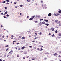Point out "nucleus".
<instances>
[{"instance_id": "1", "label": "nucleus", "mask_w": 61, "mask_h": 61, "mask_svg": "<svg viewBox=\"0 0 61 61\" xmlns=\"http://www.w3.org/2000/svg\"><path fill=\"white\" fill-rule=\"evenodd\" d=\"M54 30V28H51V30L52 31H53Z\"/></svg>"}, {"instance_id": "2", "label": "nucleus", "mask_w": 61, "mask_h": 61, "mask_svg": "<svg viewBox=\"0 0 61 61\" xmlns=\"http://www.w3.org/2000/svg\"><path fill=\"white\" fill-rule=\"evenodd\" d=\"M51 15H52V14L51 13H50L48 14V16H51Z\"/></svg>"}, {"instance_id": "3", "label": "nucleus", "mask_w": 61, "mask_h": 61, "mask_svg": "<svg viewBox=\"0 0 61 61\" xmlns=\"http://www.w3.org/2000/svg\"><path fill=\"white\" fill-rule=\"evenodd\" d=\"M42 6L43 7V6H46V4H44V5L43 4H42Z\"/></svg>"}, {"instance_id": "4", "label": "nucleus", "mask_w": 61, "mask_h": 61, "mask_svg": "<svg viewBox=\"0 0 61 61\" xmlns=\"http://www.w3.org/2000/svg\"><path fill=\"white\" fill-rule=\"evenodd\" d=\"M44 21H45V22H48V20H44Z\"/></svg>"}, {"instance_id": "5", "label": "nucleus", "mask_w": 61, "mask_h": 61, "mask_svg": "<svg viewBox=\"0 0 61 61\" xmlns=\"http://www.w3.org/2000/svg\"><path fill=\"white\" fill-rule=\"evenodd\" d=\"M45 25H46V26H48V25H49V24L48 23H47V24L46 23L45 24Z\"/></svg>"}, {"instance_id": "6", "label": "nucleus", "mask_w": 61, "mask_h": 61, "mask_svg": "<svg viewBox=\"0 0 61 61\" xmlns=\"http://www.w3.org/2000/svg\"><path fill=\"white\" fill-rule=\"evenodd\" d=\"M33 19V18H31L29 19V20L31 21V20H32Z\"/></svg>"}, {"instance_id": "7", "label": "nucleus", "mask_w": 61, "mask_h": 61, "mask_svg": "<svg viewBox=\"0 0 61 61\" xmlns=\"http://www.w3.org/2000/svg\"><path fill=\"white\" fill-rule=\"evenodd\" d=\"M42 23L43 25H44L45 24V21H43L42 22Z\"/></svg>"}, {"instance_id": "8", "label": "nucleus", "mask_w": 61, "mask_h": 61, "mask_svg": "<svg viewBox=\"0 0 61 61\" xmlns=\"http://www.w3.org/2000/svg\"><path fill=\"white\" fill-rule=\"evenodd\" d=\"M56 55H57V53H55L53 54V55L54 56H56Z\"/></svg>"}, {"instance_id": "9", "label": "nucleus", "mask_w": 61, "mask_h": 61, "mask_svg": "<svg viewBox=\"0 0 61 61\" xmlns=\"http://www.w3.org/2000/svg\"><path fill=\"white\" fill-rule=\"evenodd\" d=\"M7 11H6V12H5V15H6V14H7Z\"/></svg>"}, {"instance_id": "10", "label": "nucleus", "mask_w": 61, "mask_h": 61, "mask_svg": "<svg viewBox=\"0 0 61 61\" xmlns=\"http://www.w3.org/2000/svg\"><path fill=\"white\" fill-rule=\"evenodd\" d=\"M24 48H25V47H24H24H22L21 48V49L22 50L23 49H24Z\"/></svg>"}, {"instance_id": "11", "label": "nucleus", "mask_w": 61, "mask_h": 61, "mask_svg": "<svg viewBox=\"0 0 61 61\" xmlns=\"http://www.w3.org/2000/svg\"><path fill=\"white\" fill-rule=\"evenodd\" d=\"M59 13H61V10H60L58 11Z\"/></svg>"}, {"instance_id": "12", "label": "nucleus", "mask_w": 61, "mask_h": 61, "mask_svg": "<svg viewBox=\"0 0 61 61\" xmlns=\"http://www.w3.org/2000/svg\"><path fill=\"white\" fill-rule=\"evenodd\" d=\"M59 36H61V33H60L59 34Z\"/></svg>"}, {"instance_id": "13", "label": "nucleus", "mask_w": 61, "mask_h": 61, "mask_svg": "<svg viewBox=\"0 0 61 61\" xmlns=\"http://www.w3.org/2000/svg\"><path fill=\"white\" fill-rule=\"evenodd\" d=\"M17 57H19V56L18 55H17Z\"/></svg>"}, {"instance_id": "14", "label": "nucleus", "mask_w": 61, "mask_h": 61, "mask_svg": "<svg viewBox=\"0 0 61 61\" xmlns=\"http://www.w3.org/2000/svg\"><path fill=\"white\" fill-rule=\"evenodd\" d=\"M35 15H34L32 17V18H35Z\"/></svg>"}, {"instance_id": "15", "label": "nucleus", "mask_w": 61, "mask_h": 61, "mask_svg": "<svg viewBox=\"0 0 61 61\" xmlns=\"http://www.w3.org/2000/svg\"><path fill=\"white\" fill-rule=\"evenodd\" d=\"M27 1L28 2H30V0H27Z\"/></svg>"}, {"instance_id": "16", "label": "nucleus", "mask_w": 61, "mask_h": 61, "mask_svg": "<svg viewBox=\"0 0 61 61\" xmlns=\"http://www.w3.org/2000/svg\"><path fill=\"white\" fill-rule=\"evenodd\" d=\"M35 23H38V22L37 21H35Z\"/></svg>"}, {"instance_id": "17", "label": "nucleus", "mask_w": 61, "mask_h": 61, "mask_svg": "<svg viewBox=\"0 0 61 61\" xmlns=\"http://www.w3.org/2000/svg\"><path fill=\"white\" fill-rule=\"evenodd\" d=\"M51 36H52V37H53V36H55V35L54 34H53L51 35Z\"/></svg>"}, {"instance_id": "18", "label": "nucleus", "mask_w": 61, "mask_h": 61, "mask_svg": "<svg viewBox=\"0 0 61 61\" xmlns=\"http://www.w3.org/2000/svg\"><path fill=\"white\" fill-rule=\"evenodd\" d=\"M22 38H23V39H24L25 38V37H22Z\"/></svg>"}, {"instance_id": "19", "label": "nucleus", "mask_w": 61, "mask_h": 61, "mask_svg": "<svg viewBox=\"0 0 61 61\" xmlns=\"http://www.w3.org/2000/svg\"><path fill=\"white\" fill-rule=\"evenodd\" d=\"M32 60H35V58H32Z\"/></svg>"}, {"instance_id": "20", "label": "nucleus", "mask_w": 61, "mask_h": 61, "mask_svg": "<svg viewBox=\"0 0 61 61\" xmlns=\"http://www.w3.org/2000/svg\"><path fill=\"white\" fill-rule=\"evenodd\" d=\"M3 17L4 18H6V17L4 15L3 16Z\"/></svg>"}, {"instance_id": "21", "label": "nucleus", "mask_w": 61, "mask_h": 61, "mask_svg": "<svg viewBox=\"0 0 61 61\" xmlns=\"http://www.w3.org/2000/svg\"><path fill=\"white\" fill-rule=\"evenodd\" d=\"M20 7H22L23 6V5H20Z\"/></svg>"}, {"instance_id": "22", "label": "nucleus", "mask_w": 61, "mask_h": 61, "mask_svg": "<svg viewBox=\"0 0 61 61\" xmlns=\"http://www.w3.org/2000/svg\"><path fill=\"white\" fill-rule=\"evenodd\" d=\"M39 25H42V23H39Z\"/></svg>"}, {"instance_id": "23", "label": "nucleus", "mask_w": 61, "mask_h": 61, "mask_svg": "<svg viewBox=\"0 0 61 61\" xmlns=\"http://www.w3.org/2000/svg\"><path fill=\"white\" fill-rule=\"evenodd\" d=\"M44 60H46V59H47V58H44Z\"/></svg>"}, {"instance_id": "24", "label": "nucleus", "mask_w": 61, "mask_h": 61, "mask_svg": "<svg viewBox=\"0 0 61 61\" xmlns=\"http://www.w3.org/2000/svg\"><path fill=\"white\" fill-rule=\"evenodd\" d=\"M55 33H57V30H56L55 31Z\"/></svg>"}, {"instance_id": "25", "label": "nucleus", "mask_w": 61, "mask_h": 61, "mask_svg": "<svg viewBox=\"0 0 61 61\" xmlns=\"http://www.w3.org/2000/svg\"><path fill=\"white\" fill-rule=\"evenodd\" d=\"M36 17H39V16H38L37 15H36Z\"/></svg>"}, {"instance_id": "26", "label": "nucleus", "mask_w": 61, "mask_h": 61, "mask_svg": "<svg viewBox=\"0 0 61 61\" xmlns=\"http://www.w3.org/2000/svg\"><path fill=\"white\" fill-rule=\"evenodd\" d=\"M6 1H7V2H9V0H6Z\"/></svg>"}, {"instance_id": "27", "label": "nucleus", "mask_w": 61, "mask_h": 61, "mask_svg": "<svg viewBox=\"0 0 61 61\" xmlns=\"http://www.w3.org/2000/svg\"><path fill=\"white\" fill-rule=\"evenodd\" d=\"M55 15L56 16H57V15H56V14H54V15Z\"/></svg>"}, {"instance_id": "28", "label": "nucleus", "mask_w": 61, "mask_h": 61, "mask_svg": "<svg viewBox=\"0 0 61 61\" xmlns=\"http://www.w3.org/2000/svg\"><path fill=\"white\" fill-rule=\"evenodd\" d=\"M5 2H5V1H4L3 2V4H4V3H5Z\"/></svg>"}, {"instance_id": "29", "label": "nucleus", "mask_w": 61, "mask_h": 61, "mask_svg": "<svg viewBox=\"0 0 61 61\" xmlns=\"http://www.w3.org/2000/svg\"><path fill=\"white\" fill-rule=\"evenodd\" d=\"M6 16H7L8 17V16H9V15H8V14H7L6 15Z\"/></svg>"}, {"instance_id": "30", "label": "nucleus", "mask_w": 61, "mask_h": 61, "mask_svg": "<svg viewBox=\"0 0 61 61\" xmlns=\"http://www.w3.org/2000/svg\"><path fill=\"white\" fill-rule=\"evenodd\" d=\"M40 21H42L43 20V19H41L40 20Z\"/></svg>"}, {"instance_id": "31", "label": "nucleus", "mask_w": 61, "mask_h": 61, "mask_svg": "<svg viewBox=\"0 0 61 61\" xmlns=\"http://www.w3.org/2000/svg\"><path fill=\"white\" fill-rule=\"evenodd\" d=\"M25 59V57L23 58V59Z\"/></svg>"}, {"instance_id": "32", "label": "nucleus", "mask_w": 61, "mask_h": 61, "mask_svg": "<svg viewBox=\"0 0 61 61\" xmlns=\"http://www.w3.org/2000/svg\"><path fill=\"white\" fill-rule=\"evenodd\" d=\"M20 52L21 53H23V51H20Z\"/></svg>"}, {"instance_id": "33", "label": "nucleus", "mask_w": 61, "mask_h": 61, "mask_svg": "<svg viewBox=\"0 0 61 61\" xmlns=\"http://www.w3.org/2000/svg\"><path fill=\"white\" fill-rule=\"evenodd\" d=\"M37 38H38V37H36L35 38V39H37Z\"/></svg>"}, {"instance_id": "34", "label": "nucleus", "mask_w": 61, "mask_h": 61, "mask_svg": "<svg viewBox=\"0 0 61 61\" xmlns=\"http://www.w3.org/2000/svg\"><path fill=\"white\" fill-rule=\"evenodd\" d=\"M19 44V42H18L17 43H16V44H17V45H18V44Z\"/></svg>"}, {"instance_id": "35", "label": "nucleus", "mask_w": 61, "mask_h": 61, "mask_svg": "<svg viewBox=\"0 0 61 61\" xmlns=\"http://www.w3.org/2000/svg\"><path fill=\"white\" fill-rule=\"evenodd\" d=\"M17 3V2H15L14 3V4H16Z\"/></svg>"}, {"instance_id": "36", "label": "nucleus", "mask_w": 61, "mask_h": 61, "mask_svg": "<svg viewBox=\"0 0 61 61\" xmlns=\"http://www.w3.org/2000/svg\"><path fill=\"white\" fill-rule=\"evenodd\" d=\"M15 42H16V41H13V43H15Z\"/></svg>"}, {"instance_id": "37", "label": "nucleus", "mask_w": 61, "mask_h": 61, "mask_svg": "<svg viewBox=\"0 0 61 61\" xmlns=\"http://www.w3.org/2000/svg\"><path fill=\"white\" fill-rule=\"evenodd\" d=\"M41 50H43V49L41 48V50H40V51H41Z\"/></svg>"}, {"instance_id": "38", "label": "nucleus", "mask_w": 61, "mask_h": 61, "mask_svg": "<svg viewBox=\"0 0 61 61\" xmlns=\"http://www.w3.org/2000/svg\"><path fill=\"white\" fill-rule=\"evenodd\" d=\"M5 9H7V7H5Z\"/></svg>"}, {"instance_id": "39", "label": "nucleus", "mask_w": 61, "mask_h": 61, "mask_svg": "<svg viewBox=\"0 0 61 61\" xmlns=\"http://www.w3.org/2000/svg\"><path fill=\"white\" fill-rule=\"evenodd\" d=\"M6 5H8L9 4V3L7 2L6 3Z\"/></svg>"}, {"instance_id": "40", "label": "nucleus", "mask_w": 61, "mask_h": 61, "mask_svg": "<svg viewBox=\"0 0 61 61\" xmlns=\"http://www.w3.org/2000/svg\"><path fill=\"white\" fill-rule=\"evenodd\" d=\"M4 57H6V54H5L4 55Z\"/></svg>"}, {"instance_id": "41", "label": "nucleus", "mask_w": 61, "mask_h": 61, "mask_svg": "<svg viewBox=\"0 0 61 61\" xmlns=\"http://www.w3.org/2000/svg\"><path fill=\"white\" fill-rule=\"evenodd\" d=\"M51 35V33H49V36H50V35Z\"/></svg>"}, {"instance_id": "42", "label": "nucleus", "mask_w": 61, "mask_h": 61, "mask_svg": "<svg viewBox=\"0 0 61 61\" xmlns=\"http://www.w3.org/2000/svg\"><path fill=\"white\" fill-rule=\"evenodd\" d=\"M60 14H59V13H57V15H60Z\"/></svg>"}, {"instance_id": "43", "label": "nucleus", "mask_w": 61, "mask_h": 61, "mask_svg": "<svg viewBox=\"0 0 61 61\" xmlns=\"http://www.w3.org/2000/svg\"><path fill=\"white\" fill-rule=\"evenodd\" d=\"M42 34V32H40V35H41Z\"/></svg>"}, {"instance_id": "44", "label": "nucleus", "mask_w": 61, "mask_h": 61, "mask_svg": "<svg viewBox=\"0 0 61 61\" xmlns=\"http://www.w3.org/2000/svg\"><path fill=\"white\" fill-rule=\"evenodd\" d=\"M19 38H21V36H19Z\"/></svg>"}, {"instance_id": "45", "label": "nucleus", "mask_w": 61, "mask_h": 61, "mask_svg": "<svg viewBox=\"0 0 61 61\" xmlns=\"http://www.w3.org/2000/svg\"><path fill=\"white\" fill-rule=\"evenodd\" d=\"M57 21H58V20H55V22H56V23H57Z\"/></svg>"}, {"instance_id": "46", "label": "nucleus", "mask_w": 61, "mask_h": 61, "mask_svg": "<svg viewBox=\"0 0 61 61\" xmlns=\"http://www.w3.org/2000/svg\"><path fill=\"white\" fill-rule=\"evenodd\" d=\"M27 18H29V16H27Z\"/></svg>"}, {"instance_id": "47", "label": "nucleus", "mask_w": 61, "mask_h": 61, "mask_svg": "<svg viewBox=\"0 0 61 61\" xmlns=\"http://www.w3.org/2000/svg\"><path fill=\"white\" fill-rule=\"evenodd\" d=\"M35 35H37V33H35Z\"/></svg>"}, {"instance_id": "48", "label": "nucleus", "mask_w": 61, "mask_h": 61, "mask_svg": "<svg viewBox=\"0 0 61 61\" xmlns=\"http://www.w3.org/2000/svg\"><path fill=\"white\" fill-rule=\"evenodd\" d=\"M58 56L59 57H61V56L60 55H59Z\"/></svg>"}, {"instance_id": "49", "label": "nucleus", "mask_w": 61, "mask_h": 61, "mask_svg": "<svg viewBox=\"0 0 61 61\" xmlns=\"http://www.w3.org/2000/svg\"><path fill=\"white\" fill-rule=\"evenodd\" d=\"M39 44H40V45H41V42H39Z\"/></svg>"}, {"instance_id": "50", "label": "nucleus", "mask_w": 61, "mask_h": 61, "mask_svg": "<svg viewBox=\"0 0 61 61\" xmlns=\"http://www.w3.org/2000/svg\"><path fill=\"white\" fill-rule=\"evenodd\" d=\"M29 47H30V48H31V47H32V46H29Z\"/></svg>"}, {"instance_id": "51", "label": "nucleus", "mask_w": 61, "mask_h": 61, "mask_svg": "<svg viewBox=\"0 0 61 61\" xmlns=\"http://www.w3.org/2000/svg\"><path fill=\"white\" fill-rule=\"evenodd\" d=\"M1 15H3V13H1Z\"/></svg>"}, {"instance_id": "52", "label": "nucleus", "mask_w": 61, "mask_h": 61, "mask_svg": "<svg viewBox=\"0 0 61 61\" xmlns=\"http://www.w3.org/2000/svg\"><path fill=\"white\" fill-rule=\"evenodd\" d=\"M11 37H14V36H13V35H12Z\"/></svg>"}, {"instance_id": "53", "label": "nucleus", "mask_w": 61, "mask_h": 61, "mask_svg": "<svg viewBox=\"0 0 61 61\" xmlns=\"http://www.w3.org/2000/svg\"><path fill=\"white\" fill-rule=\"evenodd\" d=\"M40 50V49H39V48H38L37 49V50Z\"/></svg>"}, {"instance_id": "54", "label": "nucleus", "mask_w": 61, "mask_h": 61, "mask_svg": "<svg viewBox=\"0 0 61 61\" xmlns=\"http://www.w3.org/2000/svg\"><path fill=\"white\" fill-rule=\"evenodd\" d=\"M1 28L3 27V25H1Z\"/></svg>"}, {"instance_id": "55", "label": "nucleus", "mask_w": 61, "mask_h": 61, "mask_svg": "<svg viewBox=\"0 0 61 61\" xmlns=\"http://www.w3.org/2000/svg\"><path fill=\"white\" fill-rule=\"evenodd\" d=\"M15 8H17V7L16 6H15Z\"/></svg>"}, {"instance_id": "56", "label": "nucleus", "mask_w": 61, "mask_h": 61, "mask_svg": "<svg viewBox=\"0 0 61 61\" xmlns=\"http://www.w3.org/2000/svg\"><path fill=\"white\" fill-rule=\"evenodd\" d=\"M41 3H43V1H41Z\"/></svg>"}, {"instance_id": "57", "label": "nucleus", "mask_w": 61, "mask_h": 61, "mask_svg": "<svg viewBox=\"0 0 61 61\" xmlns=\"http://www.w3.org/2000/svg\"><path fill=\"white\" fill-rule=\"evenodd\" d=\"M3 38H4V36H2Z\"/></svg>"}, {"instance_id": "58", "label": "nucleus", "mask_w": 61, "mask_h": 61, "mask_svg": "<svg viewBox=\"0 0 61 61\" xmlns=\"http://www.w3.org/2000/svg\"><path fill=\"white\" fill-rule=\"evenodd\" d=\"M10 52H13V51H10Z\"/></svg>"}, {"instance_id": "59", "label": "nucleus", "mask_w": 61, "mask_h": 61, "mask_svg": "<svg viewBox=\"0 0 61 61\" xmlns=\"http://www.w3.org/2000/svg\"><path fill=\"white\" fill-rule=\"evenodd\" d=\"M0 61H2V59H0Z\"/></svg>"}, {"instance_id": "60", "label": "nucleus", "mask_w": 61, "mask_h": 61, "mask_svg": "<svg viewBox=\"0 0 61 61\" xmlns=\"http://www.w3.org/2000/svg\"><path fill=\"white\" fill-rule=\"evenodd\" d=\"M13 37H12L11 38V39H13Z\"/></svg>"}, {"instance_id": "61", "label": "nucleus", "mask_w": 61, "mask_h": 61, "mask_svg": "<svg viewBox=\"0 0 61 61\" xmlns=\"http://www.w3.org/2000/svg\"><path fill=\"white\" fill-rule=\"evenodd\" d=\"M32 42H33V43H34V42H35V41H32Z\"/></svg>"}, {"instance_id": "62", "label": "nucleus", "mask_w": 61, "mask_h": 61, "mask_svg": "<svg viewBox=\"0 0 61 61\" xmlns=\"http://www.w3.org/2000/svg\"><path fill=\"white\" fill-rule=\"evenodd\" d=\"M20 15H22V13H20Z\"/></svg>"}, {"instance_id": "63", "label": "nucleus", "mask_w": 61, "mask_h": 61, "mask_svg": "<svg viewBox=\"0 0 61 61\" xmlns=\"http://www.w3.org/2000/svg\"><path fill=\"white\" fill-rule=\"evenodd\" d=\"M29 37H30V38L31 37V36H29Z\"/></svg>"}, {"instance_id": "64", "label": "nucleus", "mask_w": 61, "mask_h": 61, "mask_svg": "<svg viewBox=\"0 0 61 61\" xmlns=\"http://www.w3.org/2000/svg\"><path fill=\"white\" fill-rule=\"evenodd\" d=\"M9 54H11V52H10L9 53Z\"/></svg>"}]
</instances>
